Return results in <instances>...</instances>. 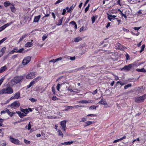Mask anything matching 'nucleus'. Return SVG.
<instances>
[{
	"label": "nucleus",
	"instance_id": "nucleus-1",
	"mask_svg": "<svg viewBox=\"0 0 146 146\" xmlns=\"http://www.w3.org/2000/svg\"><path fill=\"white\" fill-rule=\"evenodd\" d=\"M137 66L136 62L129 64L127 65H125L121 69V70L124 71L128 72L130 70L133 71L134 70V67Z\"/></svg>",
	"mask_w": 146,
	"mask_h": 146
},
{
	"label": "nucleus",
	"instance_id": "nucleus-2",
	"mask_svg": "<svg viewBox=\"0 0 146 146\" xmlns=\"http://www.w3.org/2000/svg\"><path fill=\"white\" fill-rule=\"evenodd\" d=\"M24 77L23 76L18 75L14 77L11 80V82L13 85L20 83L24 80Z\"/></svg>",
	"mask_w": 146,
	"mask_h": 146
},
{
	"label": "nucleus",
	"instance_id": "nucleus-3",
	"mask_svg": "<svg viewBox=\"0 0 146 146\" xmlns=\"http://www.w3.org/2000/svg\"><path fill=\"white\" fill-rule=\"evenodd\" d=\"M13 92V88L10 87H8L4 88L1 90V93L3 94H11Z\"/></svg>",
	"mask_w": 146,
	"mask_h": 146
},
{
	"label": "nucleus",
	"instance_id": "nucleus-4",
	"mask_svg": "<svg viewBox=\"0 0 146 146\" xmlns=\"http://www.w3.org/2000/svg\"><path fill=\"white\" fill-rule=\"evenodd\" d=\"M146 98V94L143 95L142 96L136 98L135 99V101L137 103H141L144 101Z\"/></svg>",
	"mask_w": 146,
	"mask_h": 146
},
{
	"label": "nucleus",
	"instance_id": "nucleus-5",
	"mask_svg": "<svg viewBox=\"0 0 146 146\" xmlns=\"http://www.w3.org/2000/svg\"><path fill=\"white\" fill-rule=\"evenodd\" d=\"M20 105V103L18 101H15L12 103L9 106L12 108L16 109L19 107Z\"/></svg>",
	"mask_w": 146,
	"mask_h": 146
},
{
	"label": "nucleus",
	"instance_id": "nucleus-6",
	"mask_svg": "<svg viewBox=\"0 0 146 146\" xmlns=\"http://www.w3.org/2000/svg\"><path fill=\"white\" fill-rule=\"evenodd\" d=\"M36 73L34 72H29L26 76V78L27 79H33L35 76Z\"/></svg>",
	"mask_w": 146,
	"mask_h": 146
},
{
	"label": "nucleus",
	"instance_id": "nucleus-7",
	"mask_svg": "<svg viewBox=\"0 0 146 146\" xmlns=\"http://www.w3.org/2000/svg\"><path fill=\"white\" fill-rule=\"evenodd\" d=\"M8 137L9 141L15 144H19L20 141L18 139L13 137L11 136H9Z\"/></svg>",
	"mask_w": 146,
	"mask_h": 146
},
{
	"label": "nucleus",
	"instance_id": "nucleus-8",
	"mask_svg": "<svg viewBox=\"0 0 146 146\" xmlns=\"http://www.w3.org/2000/svg\"><path fill=\"white\" fill-rule=\"evenodd\" d=\"M31 59V57L29 56H28L24 58L22 62V64L23 65H27L30 62Z\"/></svg>",
	"mask_w": 146,
	"mask_h": 146
},
{
	"label": "nucleus",
	"instance_id": "nucleus-9",
	"mask_svg": "<svg viewBox=\"0 0 146 146\" xmlns=\"http://www.w3.org/2000/svg\"><path fill=\"white\" fill-rule=\"evenodd\" d=\"M66 120H63L60 122V125L62 127V129L64 131H65L66 127Z\"/></svg>",
	"mask_w": 146,
	"mask_h": 146
},
{
	"label": "nucleus",
	"instance_id": "nucleus-10",
	"mask_svg": "<svg viewBox=\"0 0 146 146\" xmlns=\"http://www.w3.org/2000/svg\"><path fill=\"white\" fill-rule=\"evenodd\" d=\"M117 17V16L115 15L108 14V19L109 21H112L113 20L118 19V18H115Z\"/></svg>",
	"mask_w": 146,
	"mask_h": 146
},
{
	"label": "nucleus",
	"instance_id": "nucleus-11",
	"mask_svg": "<svg viewBox=\"0 0 146 146\" xmlns=\"http://www.w3.org/2000/svg\"><path fill=\"white\" fill-rule=\"evenodd\" d=\"M77 102L80 104H86V103H94V100H88L87 101L86 100H83L80 101H78Z\"/></svg>",
	"mask_w": 146,
	"mask_h": 146
},
{
	"label": "nucleus",
	"instance_id": "nucleus-12",
	"mask_svg": "<svg viewBox=\"0 0 146 146\" xmlns=\"http://www.w3.org/2000/svg\"><path fill=\"white\" fill-rule=\"evenodd\" d=\"M140 143H141L143 146H146V138L144 137L140 139Z\"/></svg>",
	"mask_w": 146,
	"mask_h": 146
},
{
	"label": "nucleus",
	"instance_id": "nucleus-13",
	"mask_svg": "<svg viewBox=\"0 0 146 146\" xmlns=\"http://www.w3.org/2000/svg\"><path fill=\"white\" fill-rule=\"evenodd\" d=\"M41 17V15H39L36 16H35L33 20V22L38 23Z\"/></svg>",
	"mask_w": 146,
	"mask_h": 146
},
{
	"label": "nucleus",
	"instance_id": "nucleus-14",
	"mask_svg": "<svg viewBox=\"0 0 146 146\" xmlns=\"http://www.w3.org/2000/svg\"><path fill=\"white\" fill-rule=\"evenodd\" d=\"M62 59V57H60L57 58H56L55 59H52L51 60L49 61V62H53V63H55L56 62L58 61L59 60H61Z\"/></svg>",
	"mask_w": 146,
	"mask_h": 146
},
{
	"label": "nucleus",
	"instance_id": "nucleus-15",
	"mask_svg": "<svg viewBox=\"0 0 146 146\" xmlns=\"http://www.w3.org/2000/svg\"><path fill=\"white\" fill-rule=\"evenodd\" d=\"M13 23V21H11V22H10V23H7L1 27L3 28V29L4 30L6 27H8L9 25H11V24H12Z\"/></svg>",
	"mask_w": 146,
	"mask_h": 146
},
{
	"label": "nucleus",
	"instance_id": "nucleus-16",
	"mask_svg": "<svg viewBox=\"0 0 146 146\" xmlns=\"http://www.w3.org/2000/svg\"><path fill=\"white\" fill-rule=\"evenodd\" d=\"M42 79V77L41 76H38L36 78H34L33 80L36 83V82H38Z\"/></svg>",
	"mask_w": 146,
	"mask_h": 146
},
{
	"label": "nucleus",
	"instance_id": "nucleus-17",
	"mask_svg": "<svg viewBox=\"0 0 146 146\" xmlns=\"http://www.w3.org/2000/svg\"><path fill=\"white\" fill-rule=\"evenodd\" d=\"M83 38L78 36L75 38L74 39V41L75 42H79L82 40Z\"/></svg>",
	"mask_w": 146,
	"mask_h": 146
},
{
	"label": "nucleus",
	"instance_id": "nucleus-18",
	"mask_svg": "<svg viewBox=\"0 0 146 146\" xmlns=\"http://www.w3.org/2000/svg\"><path fill=\"white\" fill-rule=\"evenodd\" d=\"M33 40H31V42H27L25 45V46L26 47H31L32 46L33 43L32 41Z\"/></svg>",
	"mask_w": 146,
	"mask_h": 146
},
{
	"label": "nucleus",
	"instance_id": "nucleus-19",
	"mask_svg": "<svg viewBox=\"0 0 146 146\" xmlns=\"http://www.w3.org/2000/svg\"><path fill=\"white\" fill-rule=\"evenodd\" d=\"M35 83L32 80L30 82L29 85L27 86V89L29 88L33 85Z\"/></svg>",
	"mask_w": 146,
	"mask_h": 146
},
{
	"label": "nucleus",
	"instance_id": "nucleus-20",
	"mask_svg": "<svg viewBox=\"0 0 146 146\" xmlns=\"http://www.w3.org/2000/svg\"><path fill=\"white\" fill-rule=\"evenodd\" d=\"M20 92H18L16 93L14 95V97L16 99H18L20 98Z\"/></svg>",
	"mask_w": 146,
	"mask_h": 146
},
{
	"label": "nucleus",
	"instance_id": "nucleus-21",
	"mask_svg": "<svg viewBox=\"0 0 146 146\" xmlns=\"http://www.w3.org/2000/svg\"><path fill=\"white\" fill-rule=\"evenodd\" d=\"M70 24H71L72 25L74 26L75 29H76L77 27V25L76 23L74 21H72L70 23Z\"/></svg>",
	"mask_w": 146,
	"mask_h": 146
},
{
	"label": "nucleus",
	"instance_id": "nucleus-22",
	"mask_svg": "<svg viewBox=\"0 0 146 146\" xmlns=\"http://www.w3.org/2000/svg\"><path fill=\"white\" fill-rule=\"evenodd\" d=\"M21 111L25 113V114H27L29 112L28 110L27 109L21 108Z\"/></svg>",
	"mask_w": 146,
	"mask_h": 146
},
{
	"label": "nucleus",
	"instance_id": "nucleus-23",
	"mask_svg": "<svg viewBox=\"0 0 146 146\" xmlns=\"http://www.w3.org/2000/svg\"><path fill=\"white\" fill-rule=\"evenodd\" d=\"M11 4L10 3V2L9 1H6L4 2V5L5 7H8L9 5H11Z\"/></svg>",
	"mask_w": 146,
	"mask_h": 146
},
{
	"label": "nucleus",
	"instance_id": "nucleus-24",
	"mask_svg": "<svg viewBox=\"0 0 146 146\" xmlns=\"http://www.w3.org/2000/svg\"><path fill=\"white\" fill-rule=\"evenodd\" d=\"M98 15H95V16H93L91 18L92 23H93L95 21L96 19L98 18Z\"/></svg>",
	"mask_w": 146,
	"mask_h": 146
},
{
	"label": "nucleus",
	"instance_id": "nucleus-25",
	"mask_svg": "<svg viewBox=\"0 0 146 146\" xmlns=\"http://www.w3.org/2000/svg\"><path fill=\"white\" fill-rule=\"evenodd\" d=\"M119 84H120V85L122 86L125 84L126 83H125L123 82L119 81H117L115 84L116 87V86L118 85Z\"/></svg>",
	"mask_w": 146,
	"mask_h": 146
},
{
	"label": "nucleus",
	"instance_id": "nucleus-26",
	"mask_svg": "<svg viewBox=\"0 0 146 146\" xmlns=\"http://www.w3.org/2000/svg\"><path fill=\"white\" fill-rule=\"evenodd\" d=\"M63 19H64L63 17H62L61 18V19H60V20L58 22V24H57V25L60 26L62 25Z\"/></svg>",
	"mask_w": 146,
	"mask_h": 146
},
{
	"label": "nucleus",
	"instance_id": "nucleus-27",
	"mask_svg": "<svg viewBox=\"0 0 146 146\" xmlns=\"http://www.w3.org/2000/svg\"><path fill=\"white\" fill-rule=\"evenodd\" d=\"M7 111H8L7 114L11 117H12L13 115L15 114V112H11L9 111V110H7Z\"/></svg>",
	"mask_w": 146,
	"mask_h": 146
},
{
	"label": "nucleus",
	"instance_id": "nucleus-28",
	"mask_svg": "<svg viewBox=\"0 0 146 146\" xmlns=\"http://www.w3.org/2000/svg\"><path fill=\"white\" fill-rule=\"evenodd\" d=\"M97 107L98 106H96L94 105L90 107L89 109L90 110H96Z\"/></svg>",
	"mask_w": 146,
	"mask_h": 146
},
{
	"label": "nucleus",
	"instance_id": "nucleus-29",
	"mask_svg": "<svg viewBox=\"0 0 146 146\" xmlns=\"http://www.w3.org/2000/svg\"><path fill=\"white\" fill-rule=\"evenodd\" d=\"M58 136L63 137V134L61 130L60 129H58Z\"/></svg>",
	"mask_w": 146,
	"mask_h": 146
},
{
	"label": "nucleus",
	"instance_id": "nucleus-30",
	"mask_svg": "<svg viewBox=\"0 0 146 146\" xmlns=\"http://www.w3.org/2000/svg\"><path fill=\"white\" fill-rule=\"evenodd\" d=\"M9 110L7 108H5L3 110L1 111V114H4L6 112H7V113L8 111L7 110Z\"/></svg>",
	"mask_w": 146,
	"mask_h": 146
},
{
	"label": "nucleus",
	"instance_id": "nucleus-31",
	"mask_svg": "<svg viewBox=\"0 0 146 146\" xmlns=\"http://www.w3.org/2000/svg\"><path fill=\"white\" fill-rule=\"evenodd\" d=\"M73 141H70L68 142H65V145H70L73 143Z\"/></svg>",
	"mask_w": 146,
	"mask_h": 146
},
{
	"label": "nucleus",
	"instance_id": "nucleus-32",
	"mask_svg": "<svg viewBox=\"0 0 146 146\" xmlns=\"http://www.w3.org/2000/svg\"><path fill=\"white\" fill-rule=\"evenodd\" d=\"M93 123V122L92 121H87L85 122V123L86 124V125L84 126L85 127H86L89 126Z\"/></svg>",
	"mask_w": 146,
	"mask_h": 146
},
{
	"label": "nucleus",
	"instance_id": "nucleus-33",
	"mask_svg": "<svg viewBox=\"0 0 146 146\" xmlns=\"http://www.w3.org/2000/svg\"><path fill=\"white\" fill-rule=\"evenodd\" d=\"M27 34H25L24 35H23L22 36V37L20 38L19 40V42H21V41H22L23 39L25 38H26L27 36Z\"/></svg>",
	"mask_w": 146,
	"mask_h": 146
},
{
	"label": "nucleus",
	"instance_id": "nucleus-34",
	"mask_svg": "<svg viewBox=\"0 0 146 146\" xmlns=\"http://www.w3.org/2000/svg\"><path fill=\"white\" fill-rule=\"evenodd\" d=\"M10 8L11 9V11L13 12H14L16 11L13 5H12V6L10 7Z\"/></svg>",
	"mask_w": 146,
	"mask_h": 146
},
{
	"label": "nucleus",
	"instance_id": "nucleus-35",
	"mask_svg": "<svg viewBox=\"0 0 146 146\" xmlns=\"http://www.w3.org/2000/svg\"><path fill=\"white\" fill-rule=\"evenodd\" d=\"M131 86L132 84H128L124 86V88L126 90L128 88L131 87Z\"/></svg>",
	"mask_w": 146,
	"mask_h": 146
},
{
	"label": "nucleus",
	"instance_id": "nucleus-36",
	"mask_svg": "<svg viewBox=\"0 0 146 146\" xmlns=\"http://www.w3.org/2000/svg\"><path fill=\"white\" fill-rule=\"evenodd\" d=\"M6 49V47H4L1 49L0 51V52H2L3 54H4Z\"/></svg>",
	"mask_w": 146,
	"mask_h": 146
},
{
	"label": "nucleus",
	"instance_id": "nucleus-37",
	"mask_svg": "<svg viewBox=\"0 0 146 146\" xmlns=\"http://www.w3.org/2000/svg\"><path fill=\"white\" fill-rule=\"evenodd\" d=\"M7 68L6 66H4L1 67V70L3 72L7 69Z\"/></svg>",
	"mask_w": 146,
	"mask_h": 146
},
{
	"label": "nucleus",
	"instance_id": "nucleus-38",
	"mask_svg": "<svg viewBox=\"0 0 146 146\" xmlns=\"http://www.w3.org/2000/svg\"><path fill=\"white\" fill-rule=\"evenodd\" d=\"M29 100H30L32 102H34L37 101L36 99H35L33 98H30L29 99Z\"/></svg>",
	"mask_w": 146,
	"mask_h": 146
},
{
	"label": "nucleus",
	"instance_id": "nucleus-39",
	"mask_svg": "<svg viewBox=\"0 0 146 146\" xmlns=\"http://www.w3.org/2000/svg\"><path fill=\"white\" fill-rule=\"evenodd\" d=\"M136 71L138 72H143V70H144V68H142L141 69H136Z\"/></svg>",
	"mask_w": 146,
	"mask_h": 146
},
{
	"label": "nucleus",
	"instance_id": "nucleus-40",
	"mask_svg": "<svg viewBox=\"0 0 146 146\" xmlns=\"http://www.w3.org/2000/svg\"><path fill=\"white\" fill-rule=\"evenodd\" d=\"M73 7V5H72L69 8V9L67 11V12L70 13L71 11L74 8Z\"/></svg>",
	"mask_w": 146,
	"mask_h": 146
},
{
	"label": "nucleus",
	"instance_id": "nucleus-41",
	"mask_svg": "<svg viewBox=\"0 0 146 146\" xmlns=\"http://www.w3.org/2000/svg\"><path fill=\"white\" fill-rule=\"evenodd\" d=\"M145 47V45L143 44L142 45L141 47V50L139 52L140 53L141 52L144 50V49Z\"/></svg>",
	"mask_w": 146,
	"mask_h": 146
},
{
	"label": "nucleus",
	"instance_id": "nucleus-42",
	"mask_svg": "<svg viewBox=\"0 0 146 146\" xmlns=\"http://www.w3.org/2000/svg\"><path fill=\"white\" fill-rule=\"evenodd\" d=\"M23 48H21L18 50H17V53H22L24 52L23 51L24 50Z\"/></svg>",
	"mask_w": 146,
	"mask_h": 146
},
{
	"label": "nucleus",
	"instance_id": "nucleus-43",
	"mask_svg": "<svg viewBox=\"0 0 146 146\" xmlns=\"http://www.w3.org/2000/svg\"><path fill=\"white\" fill-rule=\"evenodd\" d=\"M58 98L56 97L55 96H53L52 98V99L53 100L55 101L56 100H58Z\"/></svg>",
	"mask_w": 146,
	"mask_h": 146
},
{
	"label": "nucleus",
	"instance_id": "nucleus-44",
	"mask_svg": "<svg viewBox=\"0 0 146 146\" xmlns=\"http://www.w3.org/2000/svg\"><path fill=\"white\" fill-rule=\"evenodd\" d=\"M122 29L124 32H125L126 33H129V29L125 28L124 27L122 28Z\"/></svg>",
	"mask_w": 146,
	"mask_h": 146
},
{
	"label": "nucleus",
	"instance_id": "nucleus-45",
	"mask_svg": "<svg viewBox=\"0 0 146 146\" xmlns=\"http://www.w3.org/2000/svg\"><path fill=\"white\" fill-rule=\"evenodd\" d=\"M26 115V114H24L23 113H21L19 115V117L21 118H23V117Z\"/></svg>",
	"mask_w": 146,
	"mask_h": 146
},
{
	"label": "nucleus",
	"instance_id": "nucleus-46",
	"mask_svg": "<svg viewBox=\"0 0 146 146\" xmlns=\"http://www.w3.org/2000/svg\"><path fill=\"white\" fill-rule=\"evenodd\" d=\"M4 120L2 118H0V126H1L3 125V123Z\"/></svg>",
	"mask_w": 146,
	"mask_h": 146
},
{
	"label": "nucleus",
	"instance_id": "nucleus-47",
	"mask_svg": "<svg viewBox=\"0 0 146 146\" xmlns=\"http://www.w3.org/2000/svg\"><path fill=\"white\" fill-rule=\"evenodd\" d=\"M126 138V136L125 135H124V136L123 137H122L121 138L119 139H118V141H119L122 140H123V139H125Z\"/></svg>",
	"mask_w": 146,
	"mask_h": 146
},
{
	"label": "nucleus",
	"instance_id": "nucleus-48",
	"mask_svg": "<svg viewBox=\"0 0 146 146\" xmlns=\"http://www.w3.org/2000/svg\"><path fill=\"white\" fill-rule=\"evenodd\" d=\"M75 107L76 108H81L84 107V106L82 105L79 104L77 105H75Z\"/></svg>",
	"mask_w": 146,
	"mask_h": 146
},
{
	"label": "nucleus",
	"instance_id": "nucleus-49",
	"mask_svg": "<svg viewBox=\"0 0 146 146\" xmlns=\"http://www.w3.org/2000/svg\"><path fill=\"white\" fill-rule=\"evenodd\" d=\"M7 39L6 38H5L2 39V40H0V45L4 41H5Z\"/></svg>",
	"mask_w": 146,
	"mask_h": 146
},
{
	"label": "nucleus",
	"instance_id": "nucleus-50",
	"mask_svg": "<svg viewBox=\"0 0 146 146\" xmlns=\"http://www.w3.org/2000/svg\"><path fill=\"white\" fill-rule=\"evenodd\" d=\"M95 116H96V115H94L93 114H89L88 115H87L86 116H85V117H89V116L93 117H94Z\"/></svg>",
	"mask_w": 146,
	"mask_h": 146
},
{
	"label": "nucleus",
	"instance_id": "nucleus-51",
	"mask_svg": "<svg viewBox=\"0 0 146 146\" xmlns=\"http://www.w3.org/2000/svg\"><path fill=\"white\" fill-rule=\"evenodd\" d=\"M101 104L104 105V106L106 105L108 106V104L106 100H104V102H103L102 103H101Z\"/></svg>",
	"mask_w": 146,
	"mask_h": 146
},
{
	"label": "nucleus",
	"instance_id": "nucleus-52",
	"mask_svg": "<svg viewBox=\"0 0 146 146\" xmlns=\"http://www.w3.org/2000/svg\"><path fill=\"white\" fill-rule=\"evenodd\" d=\"M60 84L58 83L57 85V86H56V89H57V90L58 91H59V90H60Z\"/></svg>",
	"mask_w": 146,
	"mask_h": 146
},
{
	"label": "nucleus",
	"instance_id": "nucleus-53",
	"mask_svg": "<svg viewBox=\"0 0 146 146\" xmlns=\"http://www.w3.org/2000/svg\"><path fill=\"white\" fill-rule=\"evenodd\" d=\"M47 38V36L45 35H44L42 37V40H44Z\"/></svg>",
	"mask_w": 146,
	"mask_h": 146
},
{
	"label": "nucleus",
	"instance_id": "nucleus-54",
	"mask_svg": "<svg viewBox=\"0 0 146 146\" xmlns=\"http://www.w3.org/2000/svg\"><path fill=\"white\" fill-rule=\"evenodd\" d=\"M98 93V90L97 89H96L93 92H91L92 94L93 95H95Z\"/></svg>",
	"mask_w": 146,
	"mask_h": 146
},
{
	"label": "nucleus",
	"instance_id": "nucleus-55",
	"mask_svg": "<svg viewBox=\"0 0 146 146\" xmlns=\"http://www.w3.org/2000/svg\"><path fill=\"white\" fill-rule=\"evenodd\" d=\"M64 0H58L55 3V4H56L59 3L61 2H62Z\"/></svg>",
	"mask_w": 146,
	"mask_h": 146
},
{
	"label": "nucleus",
	"instance_id": "nucleus-56",
	"mask_svg": "<svg viewBox=\"0 0 146 146\" xmlns=\"http://www.w3.org/2000/svg\"><path fill=\"white\" fill-rule=\"evenodd\" d=\"M52 91L53 93V94H55V90L54 88L53 87H52Z\"/></svg>",
	"mask_w": 146,
	"mask_h": 146
},
{
	"label": "nucleus",
	"instance_id": "nucleus-57",
	"mask_svg": "<svg viewBox=\"0 0 146 146\" xmlns=\"http://www.w3.org/2000/svg\"><path fill=\"white\" fill-rule=\"evenodd\" d=\"M52 16L54 18V20H55V19L56 17L55 15V14L54 13V12H52Z\"/></svg>",
	"mask_w": 146,
	"mask_h": 146
},
{
	"label": "nucleus",
	"instance_id": "nucleus-58",
	"mask_svg": "<svg viewBox=\"0 0 146 146\" xmlns=\"http://www.w3.org/2000/svg\"><path fill=\"white\" fill-rule=\"evenodd\" d=\"M4 80V78H1L0 79V86L1 85Z\"/></svg>",
	"mask_w": 146,
	"mask_h": 146
},
{
	"label": "nucleus",
	"instance_id": "nucleus-59",
	"mask_svg": "<svg viewBox=\"0 0 146 146\" xmlns=\"http://www.w3.org/2000/svg\"><path fill=\"white\" fill-rule=\"evenodd\" d=\"M24 141L25 143L27 144H29L31 143L30 141L26 140L25 139H24Z\"/></svg>",
	"mask_w": 146,
	"mask_h": 146
},
{
	"label": "nucleus",
	"instance_id": "nucleus-60",
	"mask_svg": "<svg viewBox=\"0 0 146 146\" xmlns=\"http://www.w3.org/2000/svg\"><path fill=\"white\" fill-rule=\"evenodd\" d=\"M141 28V27H135L133 28V29L135 30L138 31Z\"/></svg>",
	"mask_w": 146,
	"mask_h": 146
},
{
	"label": "nucleus",
	"instance_id": "nucleus-61",
	"mask_svg": "<svg viewBox=\"0 0 146 146\" xmlns=\"http://www.w3.org/2000/svg\"><path fill=\"white\" fill-rule=\"evenodd\" d=\"M14 52L17 53V50L16 51H14L13 50L12 51H11L9 52V54H13Z\"/></svg>",
	"mask_w": 146,
	"mask_h": 146
},
{
	"label": "nucleus",
	"instance_id": "nucleus-62",
	"mask_svg": "<svg viewBox=\"0 0 146 146\" xmlns=\"http://www.w3.org/2000/svg\"><path fill=\"white\" fill-rule=\"evenodd\" d=\"M104 100H106L105 99H104L103 98H102L101 99V100L98 103H99V104H101L103 102H104Z\"/></svg>",
	"mask_w": 146,
	"mask_h": 146
},
{
	"label": "nucleus",
	"instance_id": "nucleus-63",
	"mask_svg": "<svg viewBox=\"0 0 146 146\" xmlns=\"http://www.w3.org/2000/svg\"><path fill=\"white\" fill-rule=\"evenodd\" d=\"M66 10L65 9H64L63 10V11H62V14L63 15H64L65 13H66Z\"/></svg>",
	"mask_w": 146,
	"mask_h": 146
},
{
	"label": "nucleus",
	"instance_id": "nucleus-64",
	"mask_svg": "<svg viewBox=\"0 0 146 146\" xmlns=\"http://www.w3.org/2000/svg\"><path fill=\"white\" fill-rule=\"evenodd\" d=\"M121 15H122V16L124 17V18L125 19H127V17L126 15L124 14H123V13L121 12Z\"/></svg>",
	"mask_w": 146,
	"mask_h": 146
}]
</instances>
